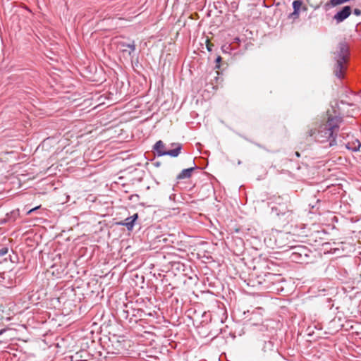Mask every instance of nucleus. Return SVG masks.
<instances>
[{
    "label": "nucleus",
    "instance_id": "obj_28",
    "mask_svg": "<svg viewBox=\"0 0 361 361\" xmlns=\"http://www.w3.org/2000/svg\"><path fill=\"white\" fill-rule=\"evenodd\" d=\"M41 207V205H39V206H37L31 209H30L27 212V214H30L32 212L39 209Z\"/></svg>",
    "mask_w": 361,
    "mask_h": 361
},
{
    "label": "nucleus",
    "instance_id": "obj_4",
    "mask_svg": "<svg viewBox=\"0 0 361 361\" xmlns=\"http://www.w3.org/2000/svg\"><path fill=\"white\" fill-rule=\"evenodd\" d=\"M176 274L173 270L159 269V285L163 287L161 293H169L176 288Z\"/></svg>",
    "mask_w": 361,
    "mask_h": 361
},
{
    "label": "nucleus",
    "instance_id": "obj_37",
    "mask_svg": "<svg viewBox=\"0 0 361 361\" xmlns=\"http://www.w3.org/2000/svg\"><path fill=\"white\" fill-rule=\"evenodd\" d=\"M124 297H125L126 299H128V295H127V294H125V295H124Z\"/></svg>",
    "mask_w": 361,
    "mask_h": 361
},
{
    "label": "nucleus",
    "instance_id": "obj_22",
    "mask_svg": "<svg viewBox=\"0 0 361 361\" xmlns=\"http://www.w3.org/2000/svg\"><path fill=\"white\" fill-rule=\"evenodd\" d=\"M300 16V12L298 11H293L288 16V19H292L293 20L298 19Z\"/></svg>",
    "mask_w": 361,
    "mask_h": 361
},
{
    "label": "nucleus",
    "instance_id": "obj_14",
    "mask_svg": "<svg viewBox=\"0 0 361 361\" xmlns=\"http://www.w3.org/2000/svg\"><path fill=\"white\" fill-rule=\"evenodd\" d=\"M273 300V304L278 306L281 309H286L287 305L290 303V299H283L279 298H271Z\"/></svg>",
    "mask_w": 361,
    "mask_h": 361
},
{
    "label": "nucleus",
    "instance_id": "obj_7",
    "mask_svg": "<svg viewBox=\"0 0 361 361\" xmlns=\"http://www.w3.org/2000/svg\"><path fill=\"white\" fill-rule=\"evenodd\" d=\"M166 227L165 221H159V250L164 248L172 247L173 244L176 240V236L174 234H171L165 231L164 228Z\"/></svg>",
    "mask_w": 361,
    "mask_h": 361
},
{
    "label": "nucleus",
    "instance_id": "obj_20",
    "mask_svg": "<svg viewBox=\"0 0 361 361\" xmlns=\"http://www.w3.org/2000/svg\"><path fill=\"white\" fill-rule=\"evenodd\" d=\"M169 341V340H166L165 341L162 342V345L159 348V353L165 354V352H166V353H169L170 352V350L167 348V346H166V343L168 344H170V343Z\"/></svg>",
    "mask_w": 361,
    "mask_h": 361
},
{
    "label": "nucleus",
    "instance_id": "obj_42",
    "mask_svg": "<svg viewBox=\"0 0 361 361\" xmlns=\"http://www.w3.org/2000/svg\"><path fill=\"white\" fill-rule=\"evenodd\" d=\"M238 164H241V161H238Z\"/></svg>",
    "mask_w": 361,
    "mask_h": 361
},
{
    "label": "nucleus",
    "instance_id": "obj_23",
    "mask_svg": "<svg viewBox=\"0 0 361 361\" xmlns=\"http://www.w3.org/2000/svg\"><path fill=\"white\" fill-rule=\"evenodd\" d=\"M318 132V129L317 128H311L307 131V134L310 137H314L316 140V136Z\"/></svg>",
    "mask_w": 361,
    "mask_h": 361
},
{
    "label": "nucleus",
    "instance_id": "obj_21",
    "mask_svg": "<svg viewBox=\"0 0 361 361\" xmlns=\"http://www.w3.org/2000/svg\"><path fill=\"white\" fill-rule=\"evenodd\" d=\"M238 8V4L236 1H232L229 6V11L235 13Z\"/></svg>",
    "mask_w": 361,
    "mask_h": 361
},
{
    "label": "nucleus",
    "instance_id": "obj_34",
    "mask_svg": "<svg viewBox=\"0 0 361 361\" xmlns=\"http://www.w3.org/2000/svg\"><path fill=\"white\" fill-rule=\"evenodd\" d=\"M295 154L296 157H299L300 156V153L298 152H295Z\"/></svg>",
    "mask_w": 361,
    "mask_h": 361
},
{
    "label": "nucleus",
    "instance_id": "obj_27",
    "mask_svg": "<svg viewBox=\"0 0 361 361\" xmlns=\"http://www.w3.org/2000/svg\"><path fill=\"white\" fill-rule=\"evenodd\" d=\"M8 252V249L6 247H3L0 249V256H4Z\"/></svg>",
    "mask_w": 361,
    "mask_h": 361
},
{
    "label": "nucleus",
    "instance_id": "obj_11",
    "mask_svg": "<svg viewBox=\"0 0 361 361\" xmlns=\"http://www.w3.org/2000/svg\"><path fill=\"white\" fill-rule=\"evenodd\" d=\"M162 322L159 320V336H162L164 338L169 337L172 335L171 330L168 329L166 324L170 322L165 319L164 317H162Z\"/></svg>",
    "mask_w": 361,
    "mask_h": 361
},
{
    "label": "nucleus",
    "instance_id": "obj_10",
    "mask_svg": "<svg viewBox=\"0 0 361 361\" xmlns=\"http://www.w3.org/2000/svg\"><path fill=\"white\" fill-rule=\"evenodd\" d=\"M353 8L350 6L341 7L332 17V20L338 25L345 21L352 14Z\"/></svg>",
    "mask_w": 361,
    "mask_h": 361
},
{
    "label": "nucleus",
    "instance_id": "obj_17",
    "mask_svg": "<svg viewBox=\"0 0 361 361\" xmlns=\"http://www.w3.org/2000/svg\"><path fill=\"white\" fill-rule=\"evenodd\" d=\"M166 199L167 198V195H165ZM176 195L172 193L168 196V199L169 203L166 205V207L169 209H175L174 204L176 203Z\"/></svg>",
    "mask_w": 361,
    "mask_h": 361
},
{
    "label": "nucleus",
    "instance_id": "obj_38",
    "mask_svg": "<svg viewBox=\"0 0 361 361\" xmlns=\"http://www.w3.org/2000/svg\"><path fill=\"white\" fill-rule=\"evenodd\" d=\"M206 315H207V313H206V312H204V314H203V315H202V316H203V317H206Z\"/></svg>",
    "mask_w": 361,
    "mask_h": 361
},
{
    "label": "nucleus",
    "instance_id": "obj_35",
    "mask_svg": "<svg viewBox=\"0 0 361 361\" xmlns=\"http://www.w3.org/2000/svg\"><path fill=\"white\" fill-rule=\"evenodd\" d=\"M123 312L124 314H126V313L128 314V310H125L124 309L123 310Z\"/></svg>",
    "mask_w": 361,
    "mask_h": 361
},
{
    "label": "nucleus",
    "instance_id": "obj_31",
    "mask_svg": "<svg viewBox=\"0 0 361 361\" xmlns=\"http://www.w3.org/2000/svg\"><path fill=\"white\" fill-rule=\"evenodd\" d=\"M240 42V39L239 37L234 38V42L239 43Z\"/></svg>",
    "mask_w": 361,
    "mask_h": 361
},
{
    "label": "nucleus",
    "instance_id": "obj_3",
    "mask_svg": "<svg viewBox=\"0 0 361 361\" xmlns=\"http://www.w3.org/2000/svg\"><path fill=\"white\" fill-rule=\"evenodd\" d=\"M349 56V47L345 42H341L338 44V50L334 53V59L336 61L334 66V74L338 78H343L344 76L343 71L345 63Z\"/></svg>",
    "mask_w": 361,
    "mask_h": 361
},
{
    "label": "nucleus",
    "instance_id": "obj_24",
    "mask_svg": "<svg viewBox=\"0 0 361 361\" xmlns=\"http://www.w3.org/2000/svg\"><path fill=\"white\" fill-rule=\"evenodd\" d=\"M221 49L224 53H229L231 51V44H224L221 47Z\"/></svg>",
    "mask_w": 361,
    "mask_h": 361
},
{
    "label": "nucleus",
    "instance_id": "obj_33",
    "mask_svg": "<svg viewBox=\"0 0 361 361\" xmlns=\"http://www.w3.org/2000/svg\"><path fill=\"white\" fill-rule=\"evenodd\" d=\"M129 305V302L128 304H125L124 302L123 303V306L122 307H127Z\"/></svg>",
    "mask_w": 361,
    "mask_h": 361
},
{
    "label": "nucleus",
    "instance_id": "obj_5",
    "mask_svg": "<svg viewBox=\"0 0 361 361\" xmlns=\"http://www.w3.org/2000/svg\"><path fill=\"white\" fill-rule=\"evenodd\" d=\"M292 252L290 258L293 262L300 264H308L312 260V252L306 246L296 245L290 247Z\"/></svg>",
    "mask_w": 361,
    "mask_h": 361
},
{
    "label": "nucleus",
    "instance_id": "obj_6",
    "mask_svg": "<svg viewBox=\"0 0 361 361\" xmlns=\"http://www.w3.org/2000/svg\"><path fill=\"white\" fill-rule=\"evenodd\" d=\"M353 299L354 296L351 295H334V299H327L328 307L331 310L335 307L338 311L350 310Z\"/></svg>",
    "mask_w": 361,
    "mask_h": 361
},
{
    "label": "nucleus",
    "instance_id": "obj_30",
    "mask_svg": "<svg viewBox=\"0 0 361 361\" xmlns=\"http://www.w3.org/2000/svg\"><path fill=\"white\" fill-rule=\"evenodd\" d=\"M201 293H209V294H211V293H213L212 291L207 290L202 291Z\"/></svg>",
    "mask_w": 361,
    "mask_h": 361
},
{
    "label": "nucleus",
    "instance_id": "obj_36",
    "mask_svg": "<svg viewBox=\"0 0 361 361\" xmlns=\"http://www.w3.org/2000/svg\"><path fill=\"white\" fill-rule=\"evenodd\" d=\"M219 334V333H216V334L214 335V337L217 336Z\"/></svg>",
    "mask_w": 361,
    "mask_h": 361
},
{
    "label": "nucleus",
    "instance_id": "obj_2",
    "mask_svg": "<svg viewBox=\"0 0 361 361\" xmlns=\"http://www.w3.org/2000/svg\"><path fill=\"white\" fill-rule=\"evenodd\" d=\"M270 200L269 206L271 215L276 216L284 224L293 220V212L288 195L274 196Z\"/></svg>",
    "mask_w": 361,
    "mask_h": 361
},
{
    "label": "nucleus",
    "instance_id": "obj_41",
    "mask_svg": "<svg viewBox=\"0 0 361 361\" xmlns=\"http://www.w3.org/2000/svg\"><path fill=\"white\" fill-rule=\"evenodd\" d=\"M257 145L258 147H262V146H261L260 145H259V144H257Z\"/></svg>",
    "mask_w": 361,
    "mask_h": 361
},
{
    "label": "nucleus",
    "instance_id": "obj_40",
    "mask_svg": "<svg viewBox=\"0 0 361 361\" xmlns=\"http://www.w3.org/2000/svg\"><path fill=\"white\" fill-rule=\"evenodd\" d=\"M319 291H326L325 289H322V290H319Z\"/></svg>",
    "mask_w": 361,
    "mask_h": 361
},
{
    "label": "nucleus",
    "instance_id": "obj_29",
    "mask_svg": "<svg viewBox=\"0 0 361 361\" xmlns=\"http://www.w3.org/2000/svg\"><path fill=\"white\" fill-rule=\"evenodd\" d=\"M154 149L158 152V142L154 145Z\"/></svg>",
    "mask_w": 361,
    "mask_h": 361
},
{
    "label": "nucleus",
    "instance_id": "obj_15",
    "mask_svg": "<svg viewBox=\"0 0 361 361\" xmlns=\"http://www.w3.org/2000/svg\"><path fill=\"white\" fill-rule=\"evenodd\" d=\"M345 148L352 152H357L360 147L361 143L358 140H355L352 142H348L345 144Z\"/></svg>",
    "mask_w": 361,
    "mask_h": 361
},
{
    "label": "nucleus",
    "instance_id": "obj_39",
    "mask_svg": "<svg viewBox=\"0 0 361 361\" xmlns=\"http://www.w3.org/2000/svg\"><path fill=\"white\" fill-rule=\"evenodd\" d=\"M56 299L57 300V302H60V301H59V299H60V298H56Z\"/></svg>",
    "mask_w": 361,
    "mask_h": 361
},
{
    "label": "nucleus",
    "instance_id": "obj_9",
    "mask_svg": "<svg viewBox=\"0 0 361 361\" xmlns=\"http://www.w3.org/2000/svg\"><path fill=\"white\" fill-rule=\"evenodd\" d=\"M171 146L175 147L173 149L165 150L164 142L159 140V157L169 156L171 157H177L182 149V145L178 142L171 143Z\"/></svg>",
    "mask_w": 361,
    "mask_h": 361
},
{
    "label": "nucleus",
    "instance_id": "obj_16",
    "mask_svg": "<svg viewBox=\"0 0 361 361\" xmlns=\"http://www.w3.org/2000/svg\"><path fill=\"white\" fill-rule=\"evenodd\" d=\"M137 214H135L130 217L126 218L124 223L121 224L126 226L128 230H131L134 226L135 221L137 219Z\"/></svg>",
    "mask_w": 361,
    "mask_h": 361
},
{
    "label": "nucleus",
    "instance_id": "obj_1",
    "mask_svg": "<svg viewBox=\"0 0 361 361\" xmlns=\"http://www.w3.org/2000/svg\"><path fill=\"white\" fill-rule=\"evenodd\" d=\"M342 121L340 116L329 117L327 121L319 126L316 136V141L321 143L327 142L326 147H332L336 145V136L339 130V124Z\"/></svg>",
    "mask_w": 361,
    "mask_h": 361
},
{
    "label": "nucleus",
    "instance_id": "obj_18",
    "mask_svg": "<svg viewBox=\"0 0 361 361\" xmlns=\"http://www.w3.org/2000/svg\"><path fill=\"white\" fill-rule=\"evenodd\" d=\"M303 4V1L302 0H295L292 3V7L294 11H300V9L302 8L303 11L307 10V7L304 6L302 8V5Z\"/></svg>",
    "mask_w": 361,
    "mask_h": 361
},
{
    "label": "nucleus",
    "instance_id": "obj_13",
    "mask_svg": "<svg viewBox=\"0 0 361 361\" xmlns=\"http://www.w3.org/2000/svg\"><path fill=\"white\" fill-rule=\"evenodd\" d=\"M196 168H197V166L195 164V166H193V167H190V168L185 169L182 170L181 172L177 175L176 179L180 180H183V179L189 178L191 176L192 171Z\"/></svg>",
    "mask_w": 361,
    "mask_h": 361
},
{
    "label": "nucleus",
    "instance_id": "obj_8",
    "mask_svg": "<svg viewBox=\"0 0 361 361\" xmlns=\"http://www.w3.org/2000/svg\"><path fill=\"white\" fill-rule=\"evenodd\" d=\"M173 257V255L169 253L166 255L165 252L159 250V267H161L159 269H169L173 271L179 269V264L173 261L171 259Z\"/></svg>",
    "mask_w": 361,
    "mask_h": 361
},
{
    "label": "nucleus",
    "instance_id": "obj_26",
    "mask_svg": "<svg viewBox=\"0 0 361 361\" xmlns=\"http://www.w3.org/2000/svg\"><path fill=\"white\" fill-rule=\"evenodd\" d=\"M352 13H353L354 15H355L357 16H359L361 15V10L359 8H355L353 10Z\"/></svg>",
    "mask_w": 361,
    "mask_h": 361
},
{
    "label": "nucleus",
    "instance_id": "obj_25",
    "mask_svg": "<svg viewBox=\"0 0 361 361\" xmlns=\"http://www.w3.org/2000/svg\"><path fill=\"white\" fill-rule=\"evenodd\" d=\"M221 57L220 56H218L216 59H215V63H216V65H215V68L216 69H219L220 68V63L221 61Z\"/></svg>",
    "mask_w": 361,
    "mask_h": 361
},
{
    "label": "nucleus",
    "instance_id": "obj_12",
    "mask_svg": "<svg viewBox=\"0 0 361 361\" xmlns=\"http://www.w3.org/2000/svg\"><path fill=\"white\" fill-rule=\"evenodd\" d=\"M121 49L123 54H126L128 56L130 57L131 54L135 50V45L134 42L132 44L121 43Z\"/></svg>",
    "mask_w": 361,
    "mask_h": 361
},
{
    "label": "nucleus",
    "instance_id": "obj_32",
    "mask_svg": "<svg viewBox=\"0 0 361 361\" xmlns=\"http://www.w3.org/2000/svg\"><path fill=\"white\" fill-rule=\"evenodd\" d=\"M6 331V329H3L0 330V336L2 335Z\"/></svg>",
    "mask_w": 361,
    "mask_h": 361
},
{
    "label": "nucleus",
    "instance_id": "obj_19",
    "mask_svg": "<svg viewBox=\"0 0 361 361\" xmlns=\"http://www.w3.org/2000/svg\"><path fill=\"white\" fill-rule=\"evenodd\" d=\"M25 299H27V300L32 304L37 305L38 303L36 302L37 300H40V295H24Z\"/></svg>",
    "mask_w": 361,
    "mask_h": 361
}]
</instances>
